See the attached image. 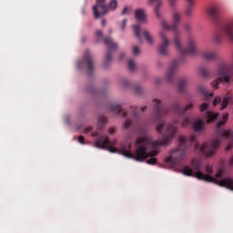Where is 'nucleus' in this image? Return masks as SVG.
Segmentation results:
<instances>
[{
	"label": "nucleus",
	"instance_id": "16",
	"mask_svg": "<svg viewBox=\"0 0 233 233\" xmlns=\"http://www.w3.org/2000/svg\"><path fill=\"white\" fill-rule=\"evenodd\" d=\"M219 187H227L228 190L233 191V178L227 177L218 182Z\"/></svg>",
	"mask_w": 233,
	"mask_h": 233
},
{
	"label": "nucleus",
	"instance_id": "49",
	"mask_svg": "<svg viewBox=\"0 0 233 233\" xmlns=\"http://www.w3.org/2000/svg\"><path fill=\"white\" fill-rule=\"evenodd\" d=\"M232 147H233V144H229V145L228 146V147H227V150H230V149L232 148Z\"/></svg>",
	"mask_w": 233,
	"mask_h": 233
},
{
	"label": "nucleus",
	"instance_id": "46",
	"mask_svg": "<svg viewBox=\"0 0 233 233\" xmlns=\"http://www.w3.org/2000/svg\"><path fill=\"white\" fill-rule=\"evenodd\" d=\"M85 134H88V132H92V127H88L85 129Z\"/></svg>",
	"mask_w": 233,
	"mask_h": 233
},
{
	"label": "nucleus",
	"instance_id": "26",
	"mask_svg": "<svg viewBox=\"0 0 233 233\" xmlns=\"http://www.w3.org/2000/svg\"><path fill=\"white\" fill-rule=\"evenodd\" d=\"M142 35H144L146 41L148 43V45H154V37L152 36V35H150L148 33V31L144 30L142 32Z\"/></svg>",
	"mask_w": 233,
	"mask_h": 233
},
{
	"label": "nucleus",
	"instance_id": "39",
	"mask_svg": "<svg viewBox=\"0 0 233 233\" xmlns=\"http://www.w3.org/2000/svg\"><path fill=\"white\" fill-rule=\"evenodd\" d=\"M216 177L219 179L220 177H223V171L221 169H218L216 173Z\"/></svg>",
	"mask_w": 233,
	"mask_h": 233
},
{
	"label": "nucleus",
	"instance_id": "14",
	"mask_svg": "<svg viewBox=\"0 0 233 233\" xmlns=\"http://www.w3.org/2000/svg\"><path fill=\"white\" fill-rule=\"evenodd\" d=\"M135 17L137 23H147V13L143 9H137L135 11Z\"/></svg>",
	"mask_w": 233,
	"mask_h": 233
},
{
	"label": "nucleus",
	"instance_id": "23",
	"mask_svg": "<svg viewBox=\"0 0 233 233\" xmlns=\"http://www.w3.org/2000/svg\"><path fill=\"white\" fill-rule=\"evenodd\" d=\"M131 110L133 112L132 116L135 119H137V117H139V110H141V112H145L147 110V106H142L141 108L132 106Z\"/></svg>",
	"mask_w": 233,
	"mask_h": 233
},
{
	"label": "nucleus",
	"instance_id": "32",
	"mask_svg": "<svg viewBox=\"0 0 233 233\" xmlns=\"http://www.w3.org/2000/svg\"><path fill=\"white\" fill-rule=\"evenodd\" d=\"M206 172H207L206 176H210V174H212L214 172V168L212 167V166L207 165L206 166Z\"/></svg>",
	"mask_w": 233,
	"mask_h": 233
},
{
	"label": "nucleus",
	"instance_id": "27",
	"mask_svg": "<svg viewBox=\"0 0 233 233\" xmlns=\"http://www.w3.org/2000/svg\"><path fill=\"white\" fill-rule=\"evenodd\" d=\"M231 100L232 96H224L221 103L220 110H225V108L228 106V103H230Z\"/></svg>",
	"mask_w": 233,
	"mask_h": 233
},
{
	"label": "nucleus",
	"instance_id": "19",
	"mask_svg": "<svg viewBox=\"0 0 233 233\" xmlns=\"http://www.w3.org/2000/svg\"><path fill=\"white\" fill-rule=\"evenodd\" d=\"M187 6L186 8V15L187 17H192V14L194 13V0H187Z\"/></svg>",
	"mask_w": 233,
	"mask_h": 233
},
{
	"label": "nucleus",
	"instance_id": "6",
	"mask_svg": "<svg viewBox=\"0 0 233 233\" xmlns=\"http://www.w3.org/2000/svg\"><path fill=\"white\" fill-rule=\"evenodd\" d=\"M193 108L194 104L191 103L187 104L186 106H183V105H181V102L179 101H175L170 106V110H172L174 114H177V116H178L180 119H182L180 125L183 128L190 125V118L185 116V112H188V110H192Z\"/></svg>",
	"mask_w": 233,
	"mask_h": 233
},
{
	"label": "nucleus",
	"instance_id": "8",
	"mask_svg": "<svg viewBox=\"0 0 233 233\" xmlns=\"http://www.w3.org/2000/svg\"><path fill=\"white\" fill-rule=\"evenodd\" d=\"M93 14L96 19H99L101 15H106L108 14L106 0H96V5L93 6Z\"/></svg>",
	"mask_w": 233,
	"mask_h": 233
},
{
	"label": "nucleus",
	"instance_id": "1",
	"mask_svg": "<svg viewBox=\"0 0 233 233\" xmlns=\"http://www.w3.org/2000/svg\"><path fill=\"white\" fill-rule=\"evenodd\" d=\"M168 114V108L163 106L161 100H153V119L157 121L156 130L157 134H161L163 130H166L165 134L158 140L152 139L145 129H141L139 137L135 141V152L132 153V144L126 142L121 144L120 148L114 147L117 144V141H110L108 135H102L96 139L94 147L96 148H101L102 150L107 149L111 154H121L125 157L129 159H135V161H145L147 157H151L147 160V165H156L157 158L156 156L159 154L157 148L159 147H168L170 141L176 137L177 134V126L179 125V119L175 118L173 122H165V116Z\"/></svg>",
	"mask_w": 233,
	"mask_h": 233
},
{
	"label": "nucleus",
	"instance_id": "11",
	"mask_svg": "<svg viewBox=\"0 0 233 233\" xmlns=\"http://www.w3.org/2000/svg\"><path fill=\"white\" fill-rule=\"evenodd\" d=\"M177 66H179V60H173L169 66L167 73L166 74V80L167 81V83H173L174 74H176Z\"/></svg>",
	"mask_w": 233,
	"mask_h": 233
},
{
	"label": "nucleus",
	"instance_id": "29",
	"mask_svg": "<svg viewBox=\"0 0 233 233\" xmlns=\"http://www.w3.org/2000/svg\"><path fill=\"white\" fill-rule=\"evenodd\" d=\"M227 119H228V113L223 116V120L218 121L217 123V128H218V129L221 128V127H223L225 125V123H227Z\"/></svg>",
	"mask_w": 233,
	"mask_h": 233
},
{
	"label": "nucleus",
	"instance_id": "24",
	"mask_svg": "<svg viewBox=\"0 0 233 233\" xmlns=\"http://www.w3.org/2000/svg\"><path fill=\"white\" fill-rule=\"evenodd\" d=\"M106 123H108V118H106V116H98L97 127L100 130H103V128H104L105 125H106Z\"/></svg>",
	"mask_w": 233,
	"mask_h": 233
},
{
	"label": "nucleus",
	"instance_id": "21",
	"mask_svg": "<svg viewBox=\"0 0 233 233\" xmlns=\"http://www.w3.org/2000/svg\"><path fill=\"white\" fill-rule=\"evenodd\" d=\"M218 116H219V114L214 113L212 111L206 112V117L208 119L207 123H212L213 121H216V119H218Z\"/></svg>",
	"mask_w": 233,
	"mask_h": 233
},
{
	"label": "nucleus",
	"instance_id": "28",
	"mask_svg": "<svg viewBox=\"0 0 233 233\" xmlns=\"http://www.w3.org/2000/svg\"><path fill=\"white\" fill-rule=\"evenodd\" d=\"M198 70H199V73L201 74L202 77H208L209 73H208V69H207L206 66H202L198 68Z\"/></svg>",
	"mask_w": 233,
	"mask_h": 233
},
{
	"label": "nucleus",
	"instance_id": "30",
	"mask_svg": "<svg viewBox=\"0 0 233 233\" xmlns=\"http://www.w3.org/2000/svg\"><path fill=\"white\" fill-rule=\"evenodd\" d=\"M108 10H116L117 9V0H111L108 5Z\"/></svg>",
	"mask_w": 233,
	"mask_h": 233
},
{
	"label": "nucleus",
	"instance_id": "47",
	"mask_svg": "<svg viewBox=\"0 0 233 233\" xmlns=\"http://www.w3.org/2000/svg\"><path fill=\"white\" fill-rule=\"evenodd\" d=\"M101 25H102V26H106V20L102 19Z\"/></svg>",
	"mask_w": 233,
	"mask_h": 233
},
{
	"label": "nucleus",
	"instance_id": "37",
	"mask_svg": "<svg viewBox=\"0 0 233 233\" xmlns=\"http://www.w3.org/2000/svg\"><path fill=\"white\" fill-rule=\"evenodd\" d=\"M168 2L171 8H176V6H177V0H168Z\"/></svg>",
	"mask_w": 233,
	"mask_h": 233
},
{
	"label": "nucleus",
	"instance_id": "34",
	"mask_svg": "<svg viewBox=\"0 0 233 233\" xmlns=\"http://www.w3.org/2000/svg\"><path fill=\"white\" fill-rule=\"evenodd\" d=\"M134 90H135V94H141V92H143V87L136 85L134 86Z\"/></svg>",
	"mask_w": 233,
	"mask_h": 233
},
{
	"label": "nucleus",
	"instance_id": "44",
	"mask_svg": "<svg viewBox=\"0 0 233 233\" xmlns=\"http://www.w3.org/2000/svg\"><path fill=\"white\" fill-rule=\"evenodd\" d=\"M108 132L111 136H114V134H116V127H110L108 129Z\"/></svg>",
	"mask_w": 233,
	"mask_h": 233
},
{
	"label": "nucleus",
	"instance_id": "38",
	"mask_svg": "<svg viewBox=\"0 0 233 233\" xmlns=\"http://www.w3.org/2000/svg\"><path fill=\"white\" fill-rule=\"evenodd\" d=\"M219 103H221V96L215 97L213 101V106H216V105H219Z\"/></svg>",
	"mask_w": 233,
	"mask_h": 233
},
{
	"label": "nucleus",
	"instance_id": "45",
	"mask_svg": "<svg viewBox=\"0 0 233 233\" xmlns=\"http://www.w3.org/2000/svg\"><path fill=\"white\" fill-rule=\"evenodd\" d=\"M184 28H185V31H186V32H189V30H190V28H191L190 24H186V25H184Z\"/></svg>",
	"mask_w": 233,
	"mask_h": 233
},
{
	"label": "nucleus",
	"instance_id": "4",
	"mask_svg": "<svg viewBox=\"0 0 233 233\" xmlns=\"http://www.w3.org/2000/svg\"><path fill=\"white\" fill-rule=\"evenodd\" d=\"M191 166H192V168H190V167L188 166H186L184 167L183 169L184 176L197 177V179L206 181V183H216V184L219 183V180H218V178L210 175H206L201 171V166H202L201 161L193 159L191 161Z\"/></svg>",
	"mask_w": 233,
	"mask_h": 233
},
{
	"label": "nucleus",
	"instance_id": "5",
	"mask_svg": "<svg viewBox=\"0 0 233 233\" xmlns=\"http://www.w3.org/2000/svg\"><path fill=\"white\" fill-rule=\"evenodd\" d=\"M95 37L96 39V43H101V41H103L104 44L108 46L107 52L103 61V66H105V68H108V65L112 63V56H114V52L117 50V45L116 42H114V40H112V38L103 37V31L101 30L96 31Z\"/></svg>",
	"mask_w": 233,
	"mask_h": 233
},
{
	"label": "nucleus",
	"instance_id": "10",
	"mask_svg": "<svg viewBox=\"0 0 233 233\" xmlns=\"http://www.w3.org/2000/svg\"><path fill=\"white\" fill-rule=\"evenodd\" d=\"M208 15L214 21V23H218L221 17V7L219 5H212L208 9Z\"/></svg>",
	"mask_w": 233,
	"mask_h": 233
},
{
	"label": "nucleus",
	"instance_id": "13",
	"mask_svg": "<svg viewBox=\"0 0 233 233\" xmlns=\"http://www.w3.org/2000/svg\"><path fill=\"white\" fill-rule=\"evenodd\" d=\"M223 37H225V33H223V27H221L220 31H216L212 35V42L214 45H221L223 43Z\"/></svg>",
	"mask_w": 233,
	"mask_h": 233
},
{
	"label": "nucleus",
	"instance_id": "40",
	"mask_svg": "<svg viewBox=\"0 0 233 233\" xmlns=\"http://www.w3.org/2000/svg\"><path fill=\"white\" fill-rule=\"evenodd\" d=\"M123 86H130V82L127 79L122 80Z\"/></svg>",
	"mask_w": 233,
	"mask_h": 233
},
{
	"label": "nucleus",
	"instance_id": "25",
	"mask_svg": "<svg viewBox=\"0 0 233 233\" xmlns=\"http://www.w3.org/2000/svg\"><path fill=\"white\" fill-rule=\"evenodd\" d=\"M198 90L205 97H212L214 96V93L210 92L207 87L199 86Z\"/></svg>",
	"mask_w": 233,
	"mask_h": 233
},
{
	"label": "nucleus",
	"instance_id": "51",
	"mask_svg": "<svg viewBox=\"0 0 233 233\" xmlns=\"http://www.w3.org/2000/svg\"><path fill=\"white\" fill-rule=\"evenodd\" d=\"M137 128H139V124L138 123L137 124Z\"/></svg>",
	"mask_w": 233,
	"mask_h": 233
},
{
	"label": "nucleus",
	"instance_id": "48",
	"mask_svg": "<svg viewBox=\"0 0 233 233\" xmlns=\"http://www.w3.org/2000/svg\"><path fill=\"white\" fill-rule=\"evenodd\" d=\"M97 136H99V132H94V133H92V137H97Z\"/></svg>",
	"mask_w": 233,
	"mask_h": 233
},
{
	"label": "nucleus",
	"instance_id": "36",
	"mask_svg": "<svg viewBox=\"0 0 233 233\" xmlns=\"http://www.w3.org/2000/svg\"><path fill=\"white\" fill-rule=\"evenodd\" d=\"M208 108V104H207V103H203V104L200 105V106H199L200 112H205V110H207Z\"/></svg>",
	"mask_w": 233,
	"mask_h": 233
},
{
	"label": "nucleus",
	"instance_id": "2",
	"mask_svg": "<svg viewBox=\"0 0 233 233\" xmlns=\"http://www.w3.org/2000/svg\"><path fill=\"white\" fill-rule=\"evenodd\" d=\"M232 137L233 136L230 131L218 130V136L211 141L210 146H207V144L201 145L198 143V139L194 136L189 137H179L177 147L169 152V156L166 157L165 161L169 167L180 165L181 161L185 159V154H187L188 145H193L196 150H198V152L204 154L207 157H212V156H216V152H218V148H219V146L221 145V140L232 139Z\"/></svg>",
	"mask_w": 233,
	"mask_h": 233
},
{
	"label": "nucleus",
	"instance_id": "50",
	"mask_svg": "<svg viewBox=\"0 0 233 233\" xmlns=\"http://www.w3.org/2000/svg\"><path fill=\"white\" fill-rule=\"evenodd\" d=\"M124 56H125V54H121L120 55V59H123Z\"/></svg>",
	"mask_w": 233,
	"mask_h": 233
},
{
	"label": "nucleus",
	"instance_id": "18",
	"mask_svg": "<svg viewBox=\"0 0 233 233\" xmlns=\"http://www.w3.org/2000/svg\"><path fill=\"white\" fill-rule=\"evenodd\" d=\"M149 5H155V14L157 17H161V15L159 14V8H161L163 2L161 0H149Z\"/></svg>",
	"mask_w": 233,
	"mask_h": 233
},
{
	"label": "nucleus",
	"instance_id": "12",
	"mask_svg": "<svg viewBox=\"0 0 233 233\" xmlns=\"http://www.w3.org/2000/svg\"><path fill=\"white\" fill-rule=\"evenodd\" d=\"M123 105L121 104H113L109 106V110L111 112H115V114H117L118 116H121L122 117L127 116V111L123 108H121Z\"/></svg>",
	"mask_w": 233,
	"mask_h": 233
},
{
	"label": "nucleus",
	"instance_id": "15",
	"mask_svg": "<svg viewBox=\"0 0 233 233\" xmlns=\"http://www.w3.org/2000/svg\"><path fill=\"white\" fill-rule=\"evenodd\" d=\"M202 57L206 61H216L218 59V52L216 51H204Z\"/></svg>",
	"mask_w": 233,
	"mask_h": 233
},
{
	"label": "nucleus",
	"instance_id": "35",
	"mask_svg": "<svg viewBox=\"0 0 233 233\" xmlns=\"http://www.w3.org/2000/svg\"><path fill=\"white\" fill-rule=\"evenodd\" d=\"M132 52L135 56H139V53L141 52V50L139 49V46H133Z\"/></svg>",
	"mask_w": 233,
	"mask_h": 233
},
{
	"label": "nucleus",
	"instance_id": "22",
	"mask_svg": "<svg viewBox=\"0 0 233 233\" xmlns=\"http://www.w3.org/2000/svg\"><path fill=\"white\" fill-rule=\"evenodd\" d=\"M133 31H134L136 37L138 39L139 43H143V40L141 38V25H135L133 26Z\"/></svg>",
	"mask_w": 233,
	"mask_h": 233
},
{
	"label": "nucleus",
	"instance_id": "20",
	"mask_svg": "<svg viewBox=\"0 0 233 233\" xmlns=\"http://www.w3.org/2000/svg\"><path fill=\"white\" fill-rule=\"evenodd\" d=\"M187 85H188V80L187 78H181L178 81L177 89L181 94L185 92V88H187Z\"/></svg>",
	"mask_w": 233,
	"mask_h": 233
},
{
	"label": "nucleus",
	"instance_id": "3",
	"mask_svg": "<svg viewBox=\"0 0 233 233\" xmlns=\"http://www.w3.org/2000/svg\"><path fill=\"white\" fill-rule=\"evenodd\" d=\"M179 21H181V15L177 12H175L173 14V25H169L167 21H162V28L164 30L174 32V39L173 43L176 46V49L177 52L180 53V56H196L198 54V41H196L195 38L189 37L187 40V48L183 47L181 46V34L179 33V30L177 29V26L179 25Z\"/></svg>",
	"mask_w": 233,
	"mask_h": 233
},
{
	"label": "nucleus",
	"instance_id": "33",
	"mask_svg": "<svg viewBox=\"0 0 233 233\" xmlns=\"http://www.w3.org/2000/svg\"><path fill=\"white\" fill-rule=\"evenodd\" d=\"M130 127H132V120L130 119H127L124 123V128L128 129L130 128Z\"/></svg>",
	"mask_w": 233,
	"mask_h": 233
},
{
	"label": "nucleus",
	"instance_id": "42",
	"mask_svg": "<svg viewBox=\"0 0 233 233\" xmlns=\"http://www.w3.org/2000/svg\"><path fill=\"white\" fill-rule=\"evenodd\" d=\"M128 14V7L125 6L122 10L121 15H127Z\"/></svg>",
	"mask_w": 233,
	"mask_h": 233
},
{
	"label": "nucleus",
	"instance_id": "31",
	"mask_svg": "<svg viewBox=\"0 0 233 233\" xmlns=\"http://www.w3.org/2000/svg\"><path fill=\"white\" fill-rule=\"evenodd\" d=\"M127 66H128V70H130V72L136 71V63L134 62V60L130 59L127 62Z\"/></svg>",
	"mask_w": 233,
	"mask_h": 233
},
{
	"label": "nucleus",
	"instance_id": "17",
	"mask_svg": "<svg viewBox=\"0 0 233 233\" xmlns=\"http://www.w3.org/2000/svg\"><path fill=\"white\" fill-rule=\"evenodd\" d=\"M205 128V121L203 119H198L193 123V130L195 132H201Z\"/></svg>",
	"mask_w": 233,
	"mask_h": 233
},
{
	"label": "nucleus",
	"instance_id": "7",
	"mask_svg": "<svg viewBox=\"0 0 233 233\" xmlns=\"http://www.w3.org/2000/svg\"><path fill=\"white\" fill-rule=\"evenodd\" d=\"M77 66L80 69L86 70L87 76H92L94 74V60L92 59V53L86 50L84 54V58L77 63Z\"/></svg>",
	"mask_w": 233,
	"mask_h": 233
},
{
	"label": "nucleus",
	"instance_id": "43",
	"mask_svg": "<svg viewBox=\"0 0 233 233\" xmlns=\"http://www.w3.org/2000/svg\"><path fill=\"white\" fill-rule=\"evenodd\" d=\"M127 26V19H124L121 24V30H125Z\"/></svg>",
	"mask_w": 233,
	"mask_h": 233
},
{
	"label": "nucleus",
	"instance_id": "9",
	"mask_svg": "<svg viewBox=\"0 0 233 233\" xmlns=\"http://www.w3.org/2000/svg\"><path fill=\"white\" fill-rule=\"evenodd\" d=\"M160 44L158 45V53L160 56H168V47L170 46V39L167 36V31H161Z\"/></svg>",
	"mask_w": 233,
	"mask_h": 233
},
{
	"label": "nucleus",
	"instance_id": "41",
	"mask_svg": "<svg viewBox=\"0 0 233 233\" xmlns=\"http://www.w3.org/2000/svg\"><path fill=\"white\" fill-rule=\"evenodd\" d=\"M78 142H80L81 145H85V137L79 136Z\"/></svg>",
	"mask_w": 233,
	"mask_h": 233
}]
</instances>
